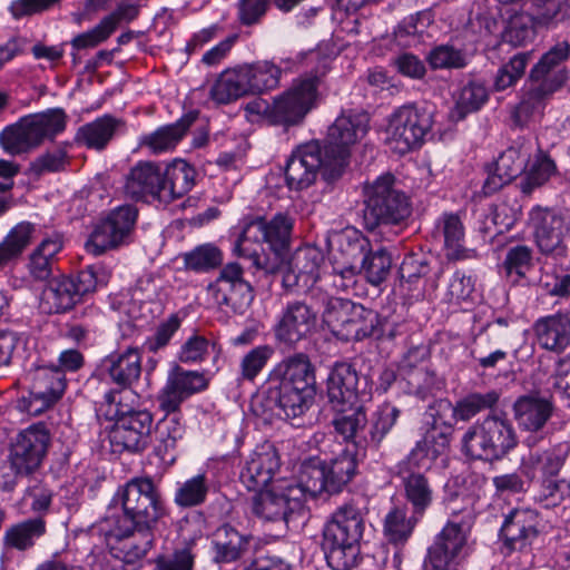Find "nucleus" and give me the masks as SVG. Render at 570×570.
Instances as JSON below:
<instances>
[{
    "label": "nucleus",
    "mask_w": 570,
    "mask_h": 570,
    "mask_svg": "<svg viewBox=\"0 0 570 570\" xmlns=\"http://www.w3.org/2000/svg\"><path fill=\"white\" fill-rule=\"evenodd\" d=\"M112 504L97 529L112 556L135 570L153 546L151 529L166 514L165 501L150 478H135L118 489Z\"/></svg>",
    "instance_id": "f257e3e1"
},
{
    "label": "nucleus",
    "mask_w": 570,
    "mask_h": 570,
    "mask_svg": "<svg viewBox=\"0 0 570 570\" xmlns=\"http://www.w3.org/2000/svg\"><path fill=\"white\" fill-rule=\"evenodd\" d=\"M368 127L366 112L342 114L328 128L323 148L317 141H309L292 153L285 168L287 186L295 190L307 188L321 168L340 175L347 164L350 147L365 137Z\"/></svg>",
    "instance_id": "f03ea898"
},
{
    "label": "nucleus",
    "mask_w": 570,
    "mask_h": 570,
    "mask_svg": "<svg viewBox=\"0 0 570 570\" xmlns=\"http://www.w3.org/2000/svg\"><path fill=\"white\" fill-rule=\"evenodd\" d=\"M295 216L289 212L244 220L233 252L248 259L257 271L274 274L283 266V253L289 247Z\"/></svg>",
    "instance_id": "7ed1b4c3"
},
{
    "label": "nucleus",
    "mask_w": 570,
    "mask_h": 570,
    "mask_svg": "<svg viewBox=\"0 0 570 570\" xmlns=\"http://www.w3.org/2000/svg\"><path fill=\"white\" fill-rule=\"evenodd\" d=\"M314 368L304 353L289 355L274 365L267 376L265 397L272 410L286 419L303 415L313 402Z\"/></svg>",
    "instance_id": "20e7f679"
},
{
    "label": "nucleus",
    "mask_w": 570,
    "mask_h": 570,
    "mask_svg": "<svg viewBox=\"0 0 570 570\" xmlns=\"http://www.w3.org/2000/svg\"><path fill=\"white\" fill-rule=\"evenodd\" d=\"M361 500H351L337 507L323 531V549L333 570H351L360 554L364 532L365 511Z\"/></svg>",
    "instance_id": "39448f33"
},
{
    "label": "nucleus",
    "mask_w": 570,
    "mask_h": 570,
    "mask_svg": "<svg viewBox=\"0 0 570 570\" xmlns=\"http://www.w3.org/2000/svg\"><path fill=\"white\" fill-rule=\"evenodd\" d=\"M297 58L302 66L311 68V73L294 80L286 91L274 98L272 102V124L274 125L294 126L305 118L315 106L320 79L330 68L328 58L318 51L301 53Z\"/></svg>",
    "instance_id": "423d86ee"
},
{
    "label": "nucleus",
    "mask_w": 570,
    "mask_h": 570,
    "mask_svg": "<svg viewBox=\"0 0 570 570\" xmlns=\"http://www.w3.org/2000/svg\"><path fill=\"white\" fill-rule=\"evenodd\" d=\"M66 125L67 115L60 108L30 114L2 129L0 145L9 155L26 154L46 140H53L66 129Z\"/></svg>",
    "instance_id": "0eeeda50"
},
{
    "label": "nucleus",
    "mask_w": 570,
    "mask_h": 570,
    "mask_svg": "<svg viewBox=\"0 0 570 570\" xmlns=\"http://www.w3.org/2000/svg\"><path fill=\"white\" fill-rule=\"evenodd\" d=\"M107 413L115 419L109 433L114 451L142 452L151 442L153 414L147 410L122 404L121 391L111 390L104 396Z\"/></svg>",
    "instance_id": "6e6552de"
},
{
    "label": "nucleus",
    "mask_w": 570,
    "mask_h": 570,
    "mask_svg": "<svg viewBox=\"0 0 570 570\" xmlns=\"http://www.w3.org/2000/svg\"><path fill=\"white\" fill-rule=\"evenodd\" d=\"M474 519V512L464 509L446 522L428 550L426 569L460 570L471 550L469 539Z\"/></svg>",
    "instance_id": "1a4fd4ad"
},
{
    "label": "nucleus",
    "mask_w": 570,
    "mask_h": 570,
    "mask_svg": "<svg viewBox=\"0 0 570 570\" xmlns=\"http://www.w3.org/2000/svg\"><path fill=\"white\" fill-rule=\"evenodd\" d=\"M435 108L431 105H405L390 117L385 142L397 154L405 155L420 148L434 124Z\"/></svg>",
    "instance_id": "9d476101"
},
{
    "label": "nucleus",
    "mask_w": 570,
    "mask_h": 570,
    "mask_svg": "<svg viewBox=\"0 0 570 570\" xmlns=\"http://www.w3.org/2000/svg\"><path fill=\"white\" fill-rule=\"evenodd\" d=\"M364 220L368 229L399 225L410 216L406 195L394 187V177L382 175L365 187Z\"/></svg>",
    "instance_id": "9b49d317"
},
{
    "label": "nucleus",
    "mask_w": 570,
    "mask_h": 570,
    "mask_svg": "<svg viewBox=\"0 0 570 570\" xmlns=\"http://www.w3.org/2000/svg\"><path fill=\"white\" fill-rule=\"evenodd\" d=\"M302 485L299 476L283 480L269 490H261L254 498L253 512L266 521H285L299 513L309 495Z\"/></svg>",
    "instance_id": "f8f14e48"
},
{
    "label": "nucleus",
    "mask_w": 570,
    "mask_h": 570,
    "mask_svg": "<svg viewBox=\"0 0 570 570\" xmlns=\"http://www.w3.org/2000/svg\"><path fill=\"white\" fill-rule=\"evenodd\" d=\"M356 470V461L348 453H342L333 459L330 464H321L320 461L309 460L301 465L298 476L309 498H315L323 492L336 493L353 478Z\"/></svg>",
    "instance_id": "ddd939ff"
},
{
    "label": "nucleus",
    "mask_w": 570,
    "mask_h": 570,
    "mask_svg": "<svg viewBox=\"0 0 570 570\" xmlns=\"http://www.w3.org/2000/svg\"><path fill=\"white\" fill-rule=\"evenodd\" d=\"M138 216L132 205H122L112 209L94 229L86 242V249L101 255L128 242Z\"/></svg>",
    "instance_id": "4468645a"
},
{
    "label": "nucleus",
    "mask_w": 570,
    "mask_h": 570,
    "mask_svg": "<svg viewBox=\"0 0 570 570\" xmlns=\"http://www.w3.org/2000/svg\"><path fill=\"white\" fill-rule=\"evenodd\" d=\"M570 57V43L567 40L557 42L531 68L529 79L537 87L531 88L533 98L541 100L559 90L568 79L563 63Z\"/></svg>",
    "instance_id": "2eb2a0df"
},
{
    "label": "nucleus",
    "mask_w": 570,
    "mask_h": 570,
    "mask_svg": "<svg viewBox=\"0 0 570 570\" xmlns=\"http://www.w3.org/2000/svg\"><path fill=\"white\" fill-rule=\"evenodd\" d=\"M528 225L541 254L553 258L567 255L568 248L564 243L567 228L564 218L558 210L537 205L529 212Z\"/></svg>",
    "instance_id": "dca6fc26"
},
{
    "label": "nucleus",
    "mask_w": 570,
    "mask_h": 570,
    "mask_svg": "<svg viewBox=\"0 0 570 570\" xmlns=\"http://www.w3.org/2000/svg\"><path fill=\"white\" fill-rule=\"evenodd\" d=\"M26 380L30 382L29 397L20 402V409L32 415L51 406L66 389V376L56 365L29 370Z\"/></svg>",
    "instance_id": "f3484780"
},
{
    "label": "nucleus",
    "mask_w": 570,
    "mask_h": 570,
    "mask_svg": "<svg viewBox=\"0 0 570 570\" xmlns=\"http://www.w3.org/2000/svg\"><path fill=\"white\" fill-rule=\"evenodd\" d=\"M49 443L43 424H33L17 434L11 442L9 462L17 474H29L41 463Z\"/></svg>",
    "instance_id": "a211bd4d"
},
{
    "label": "nucleus",
    "mask_w": 570,
    "mask_h": 570,
    "mask_svg": "<svg viewBox=\"0 0 570 570\" xmlns=\"http://www.w3.org/2000/svg\"><path fill=\"white\" fill-rule=\"evenodd\" d=\"M208 384L209 379L205 373L176 365L168 373L166 383L158 393V405L166 413L177 412L183 402L194 394L204 392Z\"/></svg>",
    "instance_id": "6ab92c4d"
},
{
    "label": "nucleus",
    "mask_w": 570,
    "mask_h": 570,
    "mask_svg": "<svg viewBox=\"0 0 570 570\" xmlns=\"http://www.w3.org/2000/svg\"><path fill=\"white\" fill-rule=\"evenodd\" d=\"M209 291L217 305L230 307L238 314H243L254 299L253 287L244 279L243 268L237 263L225 265Z\"/></svg>",
    "instance_id": "aec40b11"
},
{
    "label": "nucleus",
    "mask_w": 570,
    "mask_h": 570,
    "mask_svg": "<svg viewBox=\"0 0 570 570\" xmlns=\"http://www.w3.org/2000/svg\"><path fill=\"white\" fill-rule=\"evenodd\" d=\"M141 354L137 347L115 351L105 356L96 368L97 376L117 385L125 394H132L130 389L141 375Z\"/></svg>",
    "instance_id": "412c9836"
},
{
    "label": "nucleus",
    "mask_w": 570,
    "mask_h": 570,
    "mask_svg": "<svg viewBox=\"0 0 570 570\" xmlns=\"http://www.w3.org/2000/svg\"><path fill=\"white\" fill-rule=\"evenodd\" d=\"M316 324V313L304 302L294 301L278 314L274 325L275 338L293 345L312 333Z\"/></svg>",
    "instance_id": "4be33fe9"
},
{
    "label": "nucleus",
    "mask_w": 570,
    "mask_h": 570,
    "mask_svg": "<svg viewBox=\"0 0 570 570\" xmlns=\"http://www.w3.org/2000/svg\"><path fill=\"white\" fill-rule=\"evenodd\" d=\"M324 257L313 246L297 248L283 272V285L297 288L298 292L311 289L320 279V268Z\"/></svg>",
    "instance_id": "5701e85b"
},
{
    "label": "nucleus",
    "mask_w": 570,
    "mask_h": 570,
    "mask_svg": "<svg viewBox=\"0 0 570 570\" xmlns=\"http://www.w3.org/2000/svg\"><path fill=\"white\" fill-rule=\"evenodd\" d=\"M361 386L355 367L347 362H336L330 371L326 382L327 396L334 405H354L358 396L365 393L366 379Z\"/></svg>",
    "instance_id": "b1692460"
},
{
    "label": "nucleus",
    "mask_w": 570,
    "mask_h": 570,
    "mask_svg": "<svg viewBox=\"0 0 570 570\" xmlns=\"http://www.w3.org/2000/svg\"><path fill=\"white\" fill-rule=\"evenodd\" d=\"M279 466L278 453L272 445L258 448L245 460L240 482L249 491H261L271 483Z\"/></svg>",
    "instance_id": "393cba45"
},
{
    "label": "nucleus",
    "mask_w": 570,
    "mask_h": 570,
    "mask_svg": "<svg viewBox=\"0 0 570 570\" xmlns=\"http://www.w3.org/2000/svg\"><path fill=\"white\" fill-rule=\"evenodd\" d=\"M163 170L153 161H139L129 171L126 184V195L135 200L150 203L161 202Z\"/></svg>",
    "instance_id": "a878e982"
},
{
    "label": "nucleus",
    "mask_w": 570,
    "mask_h": 570,
    "mask_svg": "<svg viewBox=\"0 0 570 570\" xmlns=\"http://www.w3.org/2000/svg\"><path fill=\"white\" fill-rule=\"evenodd\" d=\"M212 544L216 563H232L244 560L252 553L255 539L230 524H223L214 532Z\"/></svg>",
    "instance_id": "bb28decb"
},
{
    "label": "nucleus",
    "mask_w": 570,
    "mask_h": 570,
    "mask_svg": "<svg viewBox=\"0 0 570 570\" xmlns=\"http://www.w3.org/2000/svg\"><path fill=\"white\" fill-rule=\"evenodd\" d=\"M449 446V440L443 433L428 432L422 441L416 442L406 458L400 461L395 469L399 476L406 474H423L422 469H428L429 456L436 458Z\"/></svg>",
    "instance_id": "cd10ccee"
},
{
    "label": "nucleus",
    "mask_w": 570,
    "mask_h": 570,
    "mask_svg": "<svg viewBox=\"0 0 570 570\" xmlns=\"http://www.w3.org/2000/svg\"><path fill=\"white\" fill-rule=\"evenodd\" d=\"M533 331L542 348L562 353L570 345V314L541 317L534 323Z\"/></svg>",
    "instance_id": "c85d7f7f"
},
{
    "label": "nucleus",
    "mask_w": 570,
    "mask_h": 570,
    "mask_svg": "<svg viewBox=\"0 0 570 570\" xmlns=\"http://www.w3.org/2000/svg\"><path fill=\"white\" fill-rule=\"evenodd\" d=\"M63 248V237L60 233L47 235L32 250L27 263V271L35 282H46L52 274L57 255Z\"/></svg>",
    "instance_id": "c756f323"
},
{
    "label": "nucleus",
    "mask_w": 570,
    "mask_h": 570,
    "mask_svg": "<svg viewBox=\"0 0 570 570\" xmlns=\"http://www.w3.org/2000/svg\"><path fill=\"white\" fill-rule=\"evenodd\" d=\"M553 404L539 394L521 395L513 403L514 419L528 431H540L551 417Z\"/></svg>",
    "instance_id": "7c9ffc66"
},
{
    "label": "nucleus",
    "mask_w": 570,
    "mask_h": 570,
    "mask_svg": "<svg viewBox=\"0 0 570 570\" xmlns=\"http://www.w3.org/2000/svg\"><path fill=\"white\" fill-rule=\"evenodd\" d=\"M337 410L332 424L335 432L346 442H352L358 449L368 446L365 426L367 424L366 413L361 405H346Z\"/></svg>",
    "instance_id": "2f4dec72"
},
{
    "label": "nucleus",
    "mask_w": 570,
    "mask_h": 570,
    "mask_svg": "<svg viewBox=\"0 0 570 570\" xmlns=\"http://www.w3.org/2000/svg\"><path fill=\"white\" fill-rule=\"evenodd\" d=\"M498 431L497 416H489L480 426L472 429L464 435V452L472 459H479L492 463L498 459L497 448L493 442V435Z\"/></svg>",
    "instance_id": "473e14b6"
},
{
    "label": "nucleus",
    "mask_w": 570,
    "mask_h": 570,
    "mask_svg": "<svg viewBox=\"0 0 570 570\" xmlns=\"http://www.w3.org/2000/svg\"><path fill=\"white\" fill-rule=\"evenodd\" d=\"M196 181V170L183 159H176L163 171L161 202L170 203L188 194Z\"/></svg>",
    "instance_id": "72a5a7b5"
},
{
    "label": "nucleus",
    "mask_w": 570,
    "mask_h": 570,
    "mask_svg": "<svg viewBox=\"0 0 570 570\" xmlns=\"http://www.w3.org/2000/svg\"><path fill=\"white\" fill-rule=\"evenodd\" d=\"M209 95L219 105H227L252 95L244 66L224 70L212 86Z\"/></svg>",
    "instance_id": "f704fd0d"
},
{
    "label": "nucleus",
    "mask_w": 570,
    "mask_h": 570,
    "mask_svg": "<svg viewBox=\"0 0 570 570\" xmlns=\"http://www.w3.org/2000/svg\"><path fill=\"white\" fill-rule=\"evenodd\" d=\"M195 116L188 115L171 125L163 126L139 137V146L154 155L171 151L185 136Z\"/></svg>",
    "instance_id": "c9c22d12"
},
{
    "label": "nucleus",
    "mask_w": 570,
    "mask_h": 570,
    "mask_svg": "<svg viewBox=\"0 0 570 570\" xmlns=\"http://www.w3.org/2000/svg\"><path fill=\"white\" fill-rule=\"evenodd\" d=\"M72 277L61 276L51 279L40 296V308L48 314L62 313L72 308L78 302Z\"/></svg>",
    "instance_id": "e433bc0d"
},
{
    "label": "nucleus",
    "mask_w": 570,
    "mask_h": 570,
    "mask_svg": "<svg viewBox=\"0 0 570 570\" xmlns=\"http://www.w3.org/2000/svg\"><path fill=\"white\" fill-rule=\"evenodd\" d=\"M504 521L501 524V539L509 551L521 549L529 532L535 533L533 513L529 509L513 508L508 513L502 512Z\"/></svg>",
    "instance_id": "4c0bfd02"
},
{
    "label": "nucleus",
    "mask_w": 570,
    "mask_h": 570,
    "mask_svg": "<svg viewBox=\"0 0 570 570\" xmlns=\"http://www.w3.org/2000/svg\"><path fill=\"white\" fill-rule=\"evenodd\" d=\"M122 128V120L110 115H104L81 126L77 131L76 139L89 148L100 150L104 149Z\"/></svg>",
    "instance_id": "58836bf2"
},
{
    "label": "nucleus",
    "mask_w": 570,
    "mask_h": 570,
    "mask_svg": "<svg viewBox=\"0 0 570 570\" xmlns=\"http://www.w3.org/2000/svg\"><path fill=\"white\" fill-rule=\"evenodd\" d=\"M214 473L209 468L184 482L177 483L174 502L180 508H193L203 504L212 488L215 487Z\"/></svg>",
    "instance_id": "ea45409f"
},
{
    "label": "nucleus",
    "mask_w": 570,
    "mask_h": 570,
    "mask_svg": "<svg viewBox=\"0 0 570 570\" xmlns=\"http://www.w3.org/2000/svg\"><path fill=\"white\" fill-rule=\"evenodd\" d=\"M421 519L413 511L409 517L405 507H393L384 517L383 533L390 543L404 544Z\"/></svg>",
    "instance_id": "a19ab883"
},
{
    "label": "nucleus",
    "mask_w": 570,
    "mask_h": 570,
    "mask_svg": "<svg viewBox=\"0 0 570 570\" xmlns=\"http://www.w3.org/2000/svg\"><path fill=\"white\" fill-rule=\"evenodd\" d=\"M252 95H261L278 87L282 69L269 60L244 63Z\"/></svg>",
    "instance_id": "79ce46f5"
},
{
    "label": "nucleus",
    "mask_w": 570,
    "mask_h": 570,
    "mask_svg": "<svg viewBox=\"0 0 570 570\" xmlns=\"http://www.w3.org/2000/svg\"><path fill=\"white\" fill-rule=\"evenodd\" d=\"M436 228L442 234L446 256L460 259L464 253L465 232L458 214L444 213L436 222Z\"/></svg>",
    "instance_id": "37998d69"
},
{
    "label": "nucleus",
    "mask_w": 570,
    "mask_h": 570,
    "mask_svg": "<svg viewBox=\"0 0 570 570\" xmlns=\"http://www.w3.org/2000/svg\"><path fill=\"white\" fill-rule=\"evenodd\" d=\"M402 481L404 495L416 515L423 517L433 502V489L424 474H406L399 476Z\"/></svg>",
    "instance_id": "c03bdc74"
},
{
    "label": "nucleus",
    "mask_w": 570,
    "mask_h": 570,
    "mask_svg": "<svg viewBox=\"0 0 570 570\" xmlns=\"http://www.w3.org/2000/svg\"><path fill=\"white\" fill-rule=\"evenodd\" d=\"M184 268L189 272L208 273L223 263V252L212 243H205L183 253Z\"/></svg>",
    "instance_id": "a18cd8bd"
},
{
    "label": "nucleus",
    "mask_w": 570,
    "mask_h": 570,
    "mask_svg": "<svg viewBox=\"0 0 570 570\" xmlns=\"http://www.w3.org/2000/svg\"><path fill=\"white\" fill-rule=\"evenodd\" d=\"M184 433L185 429L177 412L167 413V415L157 423L155 429V440L157 442L155 445L156 454L165 460L166 454L175 449Z\"/></svg>",
    "instance_id": "49530a36"
},
{
    "label": "nucleus",
    "mask_w": 570,
    "mask_h": 570,
    "mask_svg": "<svg viewBox=\"0 0 570 570\" xmlns=\"http://www.w3.org/2000/svg\"><path fill=\"white\" fill-rule=\"evenodd\" d=\"M488 98L487 88L482 83L471 81L459 91L450 117L455 121L462 120L466 115L478 111Z\"/></svg>",
    "instance_id": "de8ad7c7"
},
{
    "label": "nucleus",
    "mask_w": 570,
    "mask_h": 570,
    "mask_svg": "<svg viewBox=\"0 0 570 570\" xmlns=\"http://www.w3.org/2000/svg\"><path fill=\"white\" fill-rule=\"evenodd\" d=\"M46 531L45 521L40 518L29 519L10 527L4 534V543L9 548L26 550L35 544Z\"/></svg>",
    "instance_id": "09e8293b"
},
{
    "label": "nucleus",
    "mask_w": 570,
    "mask_h": 570,
    "mask_svg": "<svg viewBox=\"0 0 570 570\" xmlns=\"http://www.w3.org/2000/svg\"><path fill=\"white\" fill-rule=\"evenodd\" d=\"M401 286L413 297H421V279L430 272L426 259L421 255H406L400 266Z\"/></svg>",
    "instance_id": "8fccbe9b"
},
{
    "label": "nucleus",
    "mask_w": 570,
    "mask_h": 570,
    "mask_svg": "<svg viewBox=\"0 0 570 570\" xmlns=\"http://www.w3.org/2000/svg\"><path fill=\"white\" fill-rule=\"evenodd\" d=\"M376 324V314L361 304H356L340 338L344 341H361L373 334Z\"/></svg>",
    "instance_id": "3c124183"
},
{
    "label": "nucleus",
    "mask_w": 570,
    "mask_h": 570,
    "mask_svg": "<svg viewBox=\"0 0 570 570\" xmlns=\"http://www.w3.org/2000/svg\"><path fill=\"white\" fill-rule=\"evenodd\" d=\"M400 416V410L389 403L380 405L372 414L370 420V431L367 435L368 446L377 449L387 433L395 425Z\"/></svg>",
    "instance_id": "603ef678"
},
{
    "label": "nucleus",
    "mask_w": 570,
    "mask_h": 570,
    "mask_svg": "<svg viewBox=\"0 0 570 570\" xmlns=\"http://www.w3.org/2000/svg\"><path fill=\"white\" fill-rule=\"evenodd\" d=\"M216 343L209 338L193 334L181 345L177 358L184 364H197L206 361L212 354L218 355Z\"/></svg>",
    "instance_id": "864d4df0"
},
{
    "label": "nucleus",
    "mask_w": 570,
    "mask_h": 570,
    "mask_svg": "<svg viewBox=\"0 0 570 570\" xmlns=\"http://www.w3.org/2000/svg\"><path fill=\"white\" fill-rule=\"evenodd\" d=\"M426 356L424 347H413L407 351L401 362V370L407 372L409 382L416 391H429L433 385V376L423 368L414 371L419 362H423Z\"/></svg>",
    "instance_id": "5fc2aeb1"
},
{
    "label": "nucleus",
    "mask_w": 570,
    "mask_h": 570,
    "mask_svg": "<svg viewBox=\"0 0 570 570\" xmlns=\"http://www.w3.org/2000/svg\"><path fill=\"white\" fill-rule=\"evenodd\" d=\"M355 303L350 299L331 297L326 302L323 311V321L334 335L338 338L348 323V318L355 307Z\"/></svg>",
    "instance_id": "6e6d98bb"
},
{
    "label": "nucleus",
    "mask_w": 570,
    "mask_h": 570,
    "mask_svg": "<svg viewBox=\"0 0 570 570\" xmlns=\"http://www.w3.org/2000/svg\"><path fill=\"white\" fill-rule=\"evenodd\" d=\"M274 354L269 345H259L246 353L239 363V381L253 382Z\"/></svg>",
    "instance_id": "4d7b16f0"
},
{
    "label": "nucleus",
    "mask_w": 570,
    "mask_h": 570,
    "mask_svg": "<svg viewBox=\"0 0 570 570\" xmlns=\"http://www.w3.org/2000/svg\"><path fill=\"white\" fill-rule=\"evenodd\" d=\"M499 395L497 392L491 391L485 394L472 393L460 400L453 407V416L456 420L469 421L480 411L492 407Z\"/></svg>",
    "instance_id": "13d9d810"
},
{
    "label": "nucleus",
    "mask_w": 570,
    "mask_h": 570,
    "mask_svg": "<svg viewBox=\"0 0 570 570\" xmlns=\"http://www.w3.org/2000/svg\"><path fill=\"white\" fill-rule=\"evenodd\" d=\"M428 61L433 69H461L468 65L469 59L463 50L441 45L430 51Z\"/></svg>",
    "instance_id": "bf43d9fd"
},
{
    "label": "nucleus",
    "mask_w": 570,
    "mask_h": 570,
    "mask_svg": "<svg viewBox=\"0 0 570 570\" xmlns=\"http://www.w3.org/2000/svg\"><path fill=\"white\" fill-rule=\"evenodd\" d=\"M109 281V272L102 265H90L72 277L75 289L79 299L81 296L105 286Z\"/></svg>",
    "instance_id": "052dcab7"
},
{
    "label": "nucleus",
    "mask_w": 570,
    "mask_h": 570,
    "mask_svg": "<svg viewBox=\"0 0 570 570\" xmlns=\"http://www.w3.org/2000/svg\"><path fill=\"white\" fill-rule=\"evenodd\" d=\"M392 258L385 249H379L365 255L362 267L367 281L373 285H380L390 273Z\"/></svg>",
    "instance_id": "680f3d73"
},
{
    "label": "nucleus",
    "mask_w": 570,
    "mask_h": 570,
    "mask_svg": "<svg viewBox=\"0 0 570 570\" xmlns=\"http://www.w3.org/2000/svg\"><path fill=\"white\" fill-rule=\"evenodd\" d=\"M504 269L508 277L515 275L517 282L520 277H524L527 272L532 267V252L528 246L518 245L511 248L504 261Z\"/></svg>",
    "instance_id": "e2e57ef3"
},
{
    "label": "nucleus",
    "mask_w": 570,
    "mask_h": 570,
    "mask_svg": "<svg viewBox=\"0 0 570 570\" xmlns=\"http://www.w3.org/2000/svg\"><path fill=\"white\" fill-rule=\"evenodd\" d=\"M35 233V226L22 222L14 226L1 242L13 259L18 258L24 248L30 244Z\"/></svg>",
    "instance_id": "0e129e2a"
},
{
    "label": "nucleus",
    "mask_w": 570,
    "mask_h": 570,
    "mask_svg": "<svg viewBox=\"0 0 570 570\" xmlns=\"http://www.w3.org/2000/svg\"><path fill=\"white\" fill-rule=\"evenodd\" d=\"M179 326L180 322L178 317L171 315L168 320L159 324L153 335L145 340L142 348L150 353H158L168 345Z\"/></svg>",
    "instance_id": "69168bd1"
},
{
    "label": "nucleus",
    "mask_w": 570,
    "mask_h": 570,
    "mask_svg": "<svg viewBox=\"0 0 570 570\" xmlns=\"http://www.w3.org/2000/svg\"><path fill=\"white\" fill-rule=\"evenodd\" d=\"M568 495H570V483L566 480L543 478L539 501L544 505V508H554L560 505Z\"/></svg>",
    "instance_id": "338daca9"
},
{
    "label": "nucleus",
    "mask_w": 570,
    "mask_h": 570,
    "mask_svg": "<svg viewBox=\"0 0 570 570\" xmlns=\"http://www.w3.org/2000/svg\"><path fill=\"white\" fill-rule=\"evenodd\" d=\"M194 559L190 548L176 549L156 559V570H193Z\"/></svg>",
    "instance_id": "774afa93"
}]
</instances>
